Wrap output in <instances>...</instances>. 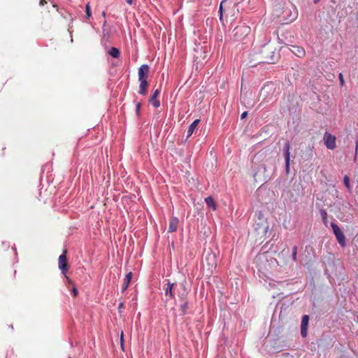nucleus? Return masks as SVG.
Listing matches in <instances>:
<instances>
[{"mask_svg": "<svg viewBox=\"0 0 358 358\" xmlns=\"http://www.w3.org/2000/svg\"><path fill=\"white\" fill-rule=\"evenodd\" d=\"M260 54L262 55V62L264 63H274L275 60L278 58V55L275 54L274 48L269 45H264Z\"/></svg>", "mask_w": 358, "mask_h": 358, "instance_id": "nucleus-1", "label": "nucleus"}, {"mask_svg": "<svg viewBox=\"0 0 358 358\" xmlns=\"http://www.w3.org/2000/svg\"><path fill=\"white\" fill-rule=\"evenodd\" d=\"M331 227L333 229L334 234H335L336 239H337L338 242L339 243V244L342 247L345 246V236L343 234L341 229L338 227V226L336 224H335L334 222L331 223Z\"/></svg>", "mask_w": 358, "mask_h": 358, "instance_id": "nucleus-2", "label": "nucleus"}, {"mask_svg": "<svg viewBox=\"0 0 358 358\" xmlns=\"http://www.w3.org/2000/svg\"><path fill=\"white\" fill-rule=\"evenodd\" d=\"M66 250H64L62 254L59 257L58 259V266L61 270L62 273L66 275L69 269V265L67 263L66 258Z\"/></svg>", "mask_w": 358, "mask_h": 358, "instance_id": "nucleus-3", "label": "nucleus"}, {"mask_svg": "<svg viewBox=\"0 0 358 358\" xmlns=\"http://www.w3.org/2000/svg\"><path fill=\"white\" fill-rule=\"evenodd\" d=\"M290 144L287 141L285 143L283 147L284 156H285V172L287 174L289 173V166H290Z\"/></svg>", "mask_w": 358, "mask_h": 358, "instance_id": "nucleus-4", "label": "nucleus"}, {"mask_svg": "<svg viewBox=\"0 0 358 358\" xmlns=\"http://www.w3.org/2000/svg\"><path fill=\"white\" fill-rule=\"evenodd\" d=\"M324 144L326 147L329 150H334L336 148V137L335 136L326 132L324 136Z\"/></svg>", "mask_w": 358, "mask_h": 358, "instance_id": "nucleus-5", "label": "nucleus"}, {"mask_svg": "<svg viewBox=\"0 0 358 358\" xmlns=\"http://www.w3.org/2000/svg\"><path fill=\"white\" fill-rule=\"evenodd\" d=\"M308 322L309 316L308 315H303L301 323V335L303 338L307 336Z\"/></svg>", "mask_w": 358, "mask_h": 358, "instance_id": "nucleus-6", "label": "nucleus"}, {"mask_svg": "<svg viewBox=\"0 0 358 358\" xmlns=\"http://www.w3.org/2000/svg\"><path fill=\"white\" fill-rule=\"evenodd\" d=\"M175 285V283L171 282L170 280H168L166 287L164 288V294L166 296H169L170 299L175 298V293L173 291Z\"/></svg>", "mask_w": 358, "mask_h": 358, "instance_id": "nucleus-7", "label": "nucleus"}, {"mask_svg": "<svg viewBox=\"0 0 358 358\" xmlns=\"http://www.w3.org/2000/svg\"><path fill=\"white\" fill-rule=\"evenodd\" d=\"M150 67L147 64H143L138 69V80H146L148 74L149 73Z\"/></svg>", "mask_w": 358, "mask_h": 358, "instance_id": "nucleus-8", "label": "nucleus"}, {"mask_svg": "<svg viewBox=\"0 0 358 358\" xmlns=\"http://www.w3.org/2000/svg\"><path fill=\"white\" fill-rule=\"evenodd\" d=\"M160 92H161V90L160 89H157L155 90L152 96H150V99H149V102L155 107V108H158L160 106V102L158 100V96L160 94Z\"/></svg>", "mask_w": 358, "mask_h": 358, "instance_id": "nucleus-9", "label": "nucleus"}, {"mask_svg": "<svg viewBox=\"0 0 358 358\" xmlns=\"http://www.w3.org/2000/svg\"><path fill=\"white\" fill-rule=\"evenodd\" d=\"M268 229V224L266 222L257 223L255 226V230L258 231L259 234L266 235Z\"/></svg>", "mask_w": 358, "mask_h": 358, "instance_id": "nucleus-10", "label": "nucleus"}, {"mask_svg": "<svg viewBox=\"0 0 358 358\" xmlns=\"http://www.w3.org/2000/svg\"><path fill=\"white\" fill-rule=\"evenodd\" d=\"M139 82H140V85H139L138 93L141 95H145L147 93L148 83L146 80H139Z\"/></svg>", "mask_w": 358, "mask_h": 358, "instance_id": "nucleus-11", "label": "nucleus"}, {"mask_svg": "<svg viewBox=\"0 0 358 358\" xmlns=\"http://www.w3.org/2000/svg\"><path fill=\"white\" fill-rule=\"evenodd\" d=\"M178 224V219L176 217H173L169 222L168 232L172 233L177 230Z\"/></svg>", "mask_w": 358, "mask_h": 358, "instance_id": "nucleus-12", "label": "nucleus"}, {"mask_svg": "<svg viewBox=\"0 0 358 358\" xmlns=\"http://www.w3.org/2000/svg\"><path fill=\"white\" fill-rule=\"evenodd\" d=\"M199 122H200V120L196 119L189 125V127H188V129H187V138H189L192 135V134L194 133L195 129L197 127Z\"/></svg>", "mask_w": 358, "mask_h": 358, "instance_id": "nucleus-13", "label": "nucleus"}, {"mask_svg": "<svg viewBox=\"0 0 358 358\" xmlns=\"http://www.w3.org/2000/svg\"><path fill=\"white\" fill-rule=\"evenodd\" d=\"M132 276H133V274H132V272H129L124 279V283L122 285V292H124L125 290H127L130 282H131V280L132 278Z\"/></svg>", "mask_w": 358, "mask_h": 358, "instance_id": "nucleus-14", "label": "nucleus"}, {"mask_svg": "<svg viewBox=\"0 0 358 358\" xmlns=\"http://www.w3.org/2000/svg\"><path fill=\"white\" fill-rule=\"evenodd\" d=\"M180 287L182 289V292H179L178 294V297L182 300V301H186V297L187 296V294H188V292L185 287V282H182L180 284Z\"/></svg>", "mask_w": 358, "mask_h": 358, "instance_id": "nucleus-15", "label": "nucleus"}, {"mask_svg": "<svg viewBox=\"0 0 358 358\" xmlns=\"http://www.w3.org/2000/svg\"><path fill=\"white\" fill-rule=\"evenodd\" d=\"M234 36L236 37L239 33L247 34L249 31V27H236L234 29Z\"/></svg>", "mask_w": 358, "mask_h": 358, "instance_id": "nucleus-16", "label": "nucleus"}, {"mask_svg": "<svg viewBox=\"0 0 358 358\" xmlns=\"http://www.w3.org/2000/svg\"><path fill=\"white\" fill-rule=\"evenodd\" d=\"M292 52L299 57H302L305 55L304 49L299 46H293Z\"/></svg>", "mask_w": 358, "mask_h": 358, "instance_id": "nucleus-17", "label": "nucleus"}, {"mask_svg": "<svg viewBox=\"0 0 358 358\" xmlns=\"http://www.w3.org/2000/svg\"><path fill=\"white\" fill-rule=\"evenodd\" d=\"M205 259L208 262V265L212 267L215 266V256L214 254L210 253L207 255Z\"/></svg>", "mask_w": 358, "mask_h": 358, "instance_id": "nucleus-18", "label": "nucleus"}, {"mask_svg": "<svg viewBox=\"0 0 358 358\" xmlns=\"http://www.w3.org/2000/svg\"><path fill=\"white\" fill-rule=\"evenodd\" d=\"M205 201H206V205L209 208H211L213 210L216 209V204H215L213 197L208 196V197L206 198Z\"/></svg>", "mask_w": 358, "mask_h": 358, "instance_id": "nucleus-19", "label": "nucleus"}, {"mask_svg": "<svg viewBox=\"0 0 358 358\" xmlns=\"http://www.w3.org/2000/svg\"><path fill=\"white\" fill-rule=\"evenodd\" d=\"M108 53L114 58H118L120 55L119 49L115 47H112Z\"/></svg>", "mask_w": 358, "mask_h": 358, "instance_id": "nucleus-20", "label": "nucleus"}, {"mask_svg": "<svg viewBox=\"0 0 358 358\" xmlns=\"http://www.w3.org/2000/svg\"><path fill=\"white\" fill-rule=\"evenodd\" d=\"M187 309L188 302L187 301H184V303L180 306V310L182 311V315H185L187 313Z\"/></svg>", "mask_w": 358, "mask_h": 358, "instance_id": "nucleus-21", "label": "nucleus"}, {"mask_svg": "<svg viewBox=\"0 0 358 358\" xmlns=\"http://www.w3.org/2000/svg\"><path fill=\"white\" fill-rule=\"evenodd\" d=\"M227 0H222L220 7H219V13H220V20H222L223 17V4L224 2H226Z\"/></svg>", "mask_w": 358, "mask_h": 358, "instance_id": "nucleus-22", "label": "nucleus"}, {"mask_svg": "<svg viewBox=\"0 0 358 358\" xmlns=\"http://www.w3.org/2000/svg\"><path fill=\"white\" fill-rule=\"evenodd\" d=\"M297 250H298V248L296 245H294L293 248H292V259L293 261L296 262V255H297Z\"/></svg>", "mask_w": 358, "mask_h": 358, "instance_id": "nucleus-23", "label": "nucleus"}, {"mask_svg": "<svg viewBox=\"0 0 358 358\" xmlns=\"http://www.w3.org/2000/svg\"><path fill=\"white\" fill-rule=\"evenodd\" d=\"M343 182L345 185V187L350 189V179L348 176H345L343 178Z\"/></svg>", "mask_w": 358, "mask_h": 358, "instance_id": "nucleus-24", "label": "nucleus"}, {"mask_svg": "<svg viewBox=\"0 0 358 358\" xmlns=\"http://www.w3.org/2000/svg\"><path fill=\"white\" fill-rule=\"evenodd\" d=\"M85 12H86L87 17L90 18L92 15V13H91V10H90V6L89 4H87L85 6Z\"/></svg>", "mask_w": 358, "mask_h": 358, "instance_id": "nucleus-25", "label": "nucleus"}, {"mask_svg": "<svg viewBox=\"0 0 358 358\" xmlns=\"http://www.w3.org/2000/svg\"><path fill=\"white\" fill-rule=\"evenodd\" d=\"M321 215L324 222L327 220V213L324 210H321Z\"/></svg>", "mask_w": 358, "mask_h": 358, "instance_id": "nucleus-26", "label": "nucleus"}, {"mask_svg": "<svg viewBox=\"0 0 358 358\" xmlns=\"http://www.w3.org/2000/svg\"><path fill=\"white\" fill-rule=\"evenodd\" d=\"M339 80H340L341 85H344V79H343V74L341 73L339 74Z\"/></svg>", "mask_w": 358, "mask_h": 358, "instance_id": "nucleus-27", "label": "nucleus"}, {"mask_svg": "<svg viewBox=\"0 0 358 358\" xmlns=\"http://www.w3.org/2000/svg\"><path fill=\"white\" fill-rule=\"evenodd\" d=\"M357 152H358V139L356 141V145H355V158L357 157Z\"/></svg>", "mask_w": 358, "mask_h": 358, "instance_id": "nucleus-28", "label": "nucleus"}, {"mask_svg": "<svg viewBox=\"0 0 358 358\" xmlns=\"http://www.w3.org/2000/svg\"><path fill=\"white\" fill-rule=\"evenodd\" d=\"M140 108H141L140 103H136V111L137 113H139Z\"/></svg>", "mask_w": 358, "mask_h": 358, "instance_id": "nucleus-29", "label": "nucleus"}, {"mask_svg": "<svg viewBox=\"0 0 358 358\" xmlns=\"http://www.w3.org/2000/svg\"><path fill=\"white\" fill-rule=\"evenodd\" d=\"M248 115V112L247 111H245L243 112L241 115V118L243 120V119H245Z\"/></svg>", "mask_w": 358, "mask_h": 358, "instance_id": "nucleus-30", "label": "nucleus"}, {"mask_svg": "<svg viewBox=\"0 0 358 358\" xmlns=\"http://www.w3.org/2000/svg\"><path fill=\"white\" fill-rule=\"evenodd\" d=\"M72 292L74 296H76L78 294V290L76 288L73 287Z\"/></svg>", "mask_w": 358, "mask_h": 358, "instance_id": "nucleus-31", "label": "nucleus"}, {"mask_svg": "<svg viewBox=\"0 0 358 358\" xmlns=\"http://www.w3.org/2000/svg\"><path fill=\"white\" fill-rule=\"evenodd\" d=\"M46 1L45 0H41L40 2H39V4L40 6H43L45 5V3H46Z\"/></svg>", "mask_w": 358, "mask_h": 358, "instance_id": "nucleus-32", "label": "nucleus"}, {"mask_svg": "<svg viewBox=\"0 0 358 358\" xmlns=\"http://www.w3.org/2000/svg\"><path fill=\"white\" fill-rule=\"evenodd\" d=\"M101 15L105 18L106 15V11H103L102 13H101Z\"/></svg>", "mask_w": 358, "mask_h": 358, "instance_id": "nucleus-33", "label": "nucleus"}, {"mask_svg": "<svg viewBox=\"0 0 358 358\" xmlns=\"http://www.w3.org/2000/svg\"><path fill=\"white\" fill-rule=\"evenodd\" d=\"M127 3L131 5L132 4V0H126Z\"/></svg>", "mask_w": 358, "mask_h": 358, "instance_id": "nucleus-34", "label": "nucleus"}, {"mask_svg": "<svg viewBox=\"0 0 358 358\" xmlns=\"http://www.w3.org/2000/svg\"><path fill=\"white\" fill-rule=\"evenodd\" d=\"M122 340H123V332H122V334H121V341L122 342Z\"/></svg>", "mask_w": 358, "mask_h": 358, "instance_id": "nucleus-35", "label": "nucleus"}, {"mask_svg": "<svg viewBox=\"0 0 358 358\" xmlns=\"http://www.w3.org/2000/svg\"><path fill=\"white\" fill-rule=\"evenodd\" d=\"M122 303H120V304L119 305V308H122Z\"/></svg>", "mask_w": 358, "mask_h": 358, "instance_id": "nucleus-36", "label": "nucleus"}, {"mask_svg": "<svg viewBox=\"0 0 358 358\" xmlns=\"http://www.w3.org/2000/svg\"><path fill=\"white\" fill-rule=\"evenodd\" d=\"M319 1V0H315L314 2L316 3Z\"/></svg>", "mask_w": 358, "mask_h": 358, "instance_id": "nucleus-37", "label": "nucleus"}, {"mask_svg": "<svg viewBox=\"0 0 358 358\" xmlns=\"http://www.w3.org/2000/svg\"><path fill=\"white\" fill-rule=\"evenodd\" d=\"M106 20H104L103 25H106Z\"/></svg>", "mask_w": 358, "mask_h": 358, "instance_id": "nucleus-38", "label": "nucleus"}]
</instances>
